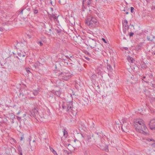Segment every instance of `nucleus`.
<instances>
[{
  "label": "nucleus",
  "instance_id": "1",
  "mask_svg": "<svg viewBox=\"0 0 155 155\" xmlns=\"http://www.w3.org/2000/svg\"><path fill=\"white\" fill-rule=\"evenodd\" d=\"M134 126L136 130L138 132L144 134H148V129L144 124V121L143 120H137L134 122Z\"/></svg>",
  "mask_w": 155,
  "mask_h": 155
},
{
  "label": "nucleus",
  "instance_id": "2",
  "mask_svg": "<svg viewBox=\"0 0 155 155\" xmlns=\"http://www.w3.org/2000/svg\"><path fill=\"white\" fill-rule=\"evenodd\" d=\"M86 23L90 27L94 28L97 26L99 22L95 18L91 17L88 18L86 20Z\"/></svg>",
  "mask_w": 155,
  "mask_h": 155
},
{
  "label": "nucleus",
  "instance_id": "3",
  "mask_svg": "<svg viewBox=\"0 0 155 155\" xmlns=\"http://www.w3.org/2000/svg\"><path fill=\"white\" fill-rule=\"evenodd\" d=\"M122 123L121 124V129L123 132L127 133L129 132V130L130 129L129 124L127 122L125 119H122Z\"/></svg>",
  "mask_w": 155,
  "mask_h": 155
},
{
  "label": "nucleus",
  "instance_id": "4",
  "mask_svg": "<svg viewBox=\"0 0 155 155\" xmlns=\"http://www.w3.org/2000/svg\"><path fill=\"white\" fill-rule=\"evenodd\" d=\"M31 116L34 117L35 119L38 117L39 115L38 109L37 107H35L30 111Z\"/></svg>",
  "mask_w": 155,
  "mask_h": 155
},
{
  "label": "nucleus",
  "instance_id": "5",
  "mask_svg": "<svg viewBox=\"0 0 155 155\" xmlns=\"http://www.w3.org/2000/svg\"><path fill=\"white\" fill-rule=\"evenodd\" d=\"M85 4L86 7H94V3L92 0H85L83 1V4Z\"/></svg>",
  "mask_w": 155,
  "mask_h": 155
},
{
  "label": "nucleus",
  "instance_id": "6",
  "mask_svg": "<svg viewBox=\"0 0 155 155\" xmlns=\"http://www.w3.org/2000/svg\"><path fill=\"white\" fill-rule=\"evenodd\" d=\"M97 44L95 39H90L89 40H87V44L91 48H94Z\"/></svg>",
  "mask_w": 155,
  "mask_h": 155
},
{
  "label": "nucleus",
  "instance_id": "7",
  "mask_svg": "<svg viewBox=\"0 0 155 155\" xmlns=\"http://www.w3.org/2000/svg\"><path fill=\"white\" fill-rule=\"evenodd\" d=\"M94 139L89 136H87L85 140L86 143L89 146H91L94 143Z\"/></svg>",
  "mask_w": 155,
  "mask_h": 155
},
{
  "label": "nucleus",
  "instance_id": "8",
  "mask_svg": "<svg viewBox=\"0 0 155 155\" xmlns=\"http://www.w3.org/2000/svg\"><path fill=\"white\" fill-rule=\"evenodd\" d=\"M144 93L147 96L149 97H151L152 96H154L155 97V91H153L152 93L148 90H146L144 91Z\"/></svg>",
  "mask_w": 155,
  "mask_h": 155
},
{
  "label": "nucleus",
  "instance_id": "9",
  "mask_svg": "<svg viewBox=\"0 0 155 155\" xmlns=\"http://www.w3.org/2000/svg\"><path fill=\"white\" fill-rule=\"evenodd\" d=\"M149 125L151 130H155V119L151 120L149 123Z\"/></svg>",
  "mask_w": 155,
  "mask_h": 155
},
{
  "label": "nucleus",
  "instance_id": "10",
  "mask_svg": "<svg viewBox=\"0 0 155 155\" xmlns=\"http://www.w3.org/2000/svg\"><path fill=\"white\" fill-rule=\"evenodd\" d=\"M102 45L100 43L98 42L94 47V51L99 52L102 50Z\"/></svg>",
  "mask_w": 155,
  "mask_h": 155
},
{
  "label": "nucleus",
  "instance_id": "11",
  "mask_svg": "<svg viewBox=\"0 0 155 155\" xmlns=\"http://www.w3.org/2000/svg\"><path fill=\"white\" fill-rule=\"evenodd\" d=\"M18 97L21 100L25 102L27 98L26 95L25 94H23V93H20Z\"/></svg>",
  "mask_w": 155,
  "mask_h": 155
},
{
  "label": "nucleus",
  "instance_id": "12",
  "mask_svg": "<svg viewBox=\"0 0 155 155\" xmlns=\"http://www.w3.org/2000/svg\"><path fill=\"white\" fill-rule=\"evenodd\" d=\"M67 110L68 111L71 110H72V108H73V103L72 101H70L68 102L67 103Z\"/></svg>",
  "mask_w": 155,
  "mask_h": 155
},
{
  "label": "nucleus",
  "instance_id": "13",
  "mask_svg": "<svg viewBox=\"0 0 155 155\" xmlns=\"http://www.w3.org/2000/svg\"><path fill=\"white\" fill-rule=\"evenodd\" d=\"M59 76H61L62 77L65 76L69 75L71 76V73L68 71H67L66 72H62L59 73L58 75Z\"/></svg>",
  "mask_w": 155,
  "mask_h": 155
},
{
  "label": "nucleus",
  "instance_id": "14",
  "mask_svg": "<svg viewBox=\"0 0 155 155\" xmlns=\"http://www.w3.org/2000/svg\"><path fill=\"white\" fill-rule=\"evenodd\" d=\"M127 24L128 21L126 20H125L124 22H123V26L126 29H127L129 28Z\"/></svg>",
  "mask_w": 155,
  "mask_h": 155
},
{
  "label": "nucleus",
  "instance_id": "15",
  "mask_svg": "<svg viewBox=\"0 0 155 155\" xmlns=\"http://www.w3.org/2000/svg\"><path fill=\"white\" fill-rule=\"evenodd\" d=\"M26 11H27V10L25 8H22L19 11L18 13V15L20 14L22 15L23 13H25Z\"/></svg>",
  "mask_w": 155,
  "mask_h": 155
},
{
  "label": "nucleus",
  "instance_id": "16",
  "mask_svg": "<svg viewBox=\"0 0 155 155\" xmlns=\"http://www.w3.org/2000/svg\"><path fill=\"white\" fill-rule=\"evenodd\" d=\"M58 16H56L54 14H52L50 16V19H51V18H52L54 19V21H57L58 19Z\"/></svg>",
  "mask_w": 155,
  "mask_h": 155
},
{
  "label": "nucleus",
  "instance_id": "17",
  "mask_svg": "<svg viewBox=\"0 0 155 155\" xmlns=\"http://www.w3.org/2000/svg\"><path fill=\"white\" fill-rule=\"evenodd\" d=\"M107 70L110 72H112L113 71V69L111 66L110 64H108L107 67Z\"/></svg>",
  "mask_w": 155,
  "mask_h": 155
},
{
  "label": "nucleus",
  "instance_id": "18",
  "mask_svg": "<svg viewBox=\"0 0 155 155\" xmlns=\"http://www.w3.org/2000/svg\"><path fill=\"white\" fill-rule=\"evenodd\" d=\"M54 93L56 95H57L58 96H60L61 94V92L59 91H54Z\"/></svg>",
  "mask_w": 155,
  "mask_h": 155
},
{
  "label": "nucleus",
  "instance_id": "19",
  "mask_svg": "<svg viewBox=\"0 0 155 155\" xmlns=\"http://www.w3.org/2000/svg\"><path fill=\"white\" fill-rule=\"evenodd\" d=\"M67 103L63 102L61 105L63 109H64L66 108L67 107Z\"/></svg>",
  "mask_w": 155,
  "mask_h": 155
},
{
  "label": "nucleus",
  "instance_id": "20",
  "mask_svg": "<svg viewBox=\"0 0 155 155\" xmlns=\"http://www.w3.org/2000/svg\"><path fill=\"white\" fill-rule=\"evenodd\" d=\"M55 30L58 35H60L62 31L61 29L59 28H55Z\"/></svg>",
  "mask_w": 155,
  "mask_h": 155
},
{
  "label": "nucleus",
  "instance_id": "21",
  "mask_svg": "<svg viewBox=\"0 0 155 155\" xmlns=\"http://www.w3.org/2000/svg\"><path fill=\"white\" fill-rule=\"evenodd\" d=\"M150 140L151 141H153V143L151 144V145L152 148H155V150H154V151H155V141H154L153 140L150 139Z\"/></svg>",
  "mask_w": 155,
  "mask_h": 155
},
{
  "label": "nucleus",
  "instance_id": "22",
  "mask_svg": "<svg viewBox=\"0 0 155 155\" xmlns=\"http://www.w3.org/2000/svg\"><path fill=\"white\" fill-rule=\"evenodd\" d=\"M141 67L142 68H146L147 67V66L146 65V64L144 62L142 63L141 64Z\"/></svg>",
  "mask_w": 155,
  "mask_h": 155
},
{
  "label": "nucleus",
  "instance_id": "23",
  "mask_svg": "<svg viewBox=\"0 0 155 155\" xmlns=\"http://www.w3.org/2000/svg\"><path fill=\"white\" fill-rule=\"evenodd\" d=\"M50 148L51 151L54 154V155H58V154L52 148L50 147Z\"/></svg>",
  "mask_w": 155,
  "mask_h": 155
},
{
  "label": "nucleus",
  "instance_id": "24",
  "mask_svg": "<svg viewBox=\"0 0 155 155\" xmlns=\"http://www.w3.org/2000/svg\"><path fill=\"white\" fill-rule=\"evenodd\" d=\"M45 33H50L49 34H48L50 35H51V33L52 34L53 33V32H52V31L51 29H49L48 31V30H45Z\"/></svg>",
  "mask_w": 155,
  "mask_h": 155
},
{
  "label": "nucleus",
  "instance_id": "25",
  "mask_svg": "<svg viewBox=\"0 0 155 155\" xmlns=\"http://www.w3.org/2000/svg\"><path fill=\"white\" fill-rule=\"evenodd\" d=\"M33 11L35 14H37L38 12V10L35 8L33 9Z\"/></svg>",
  "mask_w": 155,
  "mask_h": 155
},
{
  "label": "nucleus",
  "instance_id": "26",
  "mask_svg": "<svg viewBox=\"0 0 155 155\" xmlns=\"http://www.w3.org/2000/svg\"><path fill=\"white\" fill-rule=\"evenodd\" d=\"M105 150L106 152H107L108 151V146L106 145H104V150Z\"/></svg>",
  "mask_w": 155,
  "mask_h": 155
},
{
  "label": "nucleus",
  "instance_id": "27",
  "mask_svg": "<svg viewBox=\"0 0 155 155\" xmlns=\"http://www.w3.org/2000/svg\"><path fill=\"white\" fill-rule=\"evenodd\" d=\"M64 78L63 79L65 80H67L68 79H69L70 78V76H69V75H67V76H64Z\"/></svg>",
  "mask_w": 155,
  "mask_h": 155
},
{
  "label": "nucleus",
  "instance_id": "28",
  "mask_svg": "<svg viewBox=\"0 0 155 155\" xmlns=\"http://www.w3.org/2000/svg\"><path fill=\"white\" fill-rule=\"evenodd\" d=\"M20 46L22 48V49H24V48H25L26 47V46L25 45L23 44V43H21L20 44Z\"/></svg>",
  "mask_w": 155,
  "mask_h": 155
},
{
  "label": "nucleus",
  "instance_id": "29",
  "mask_svg": "<svg viewBox=\"0 0 155 155\" xmlns=\"http://www.w3.org/2000/svg\"><path fill=\"white\" fill-rule=\"evenodd\" d=\"M18 153H20L22 152V150L20 146H19L18 148Z\"/></svg>",
  "mask_w": 155,
  "mask_h": 155
},
{
  "label": "nucleus",
  "instance_id": "30",
  "mask_svg": "<svg viewBox=\"0 0 155 155\" xmlns=\"http://www.w3.org/2000/svg\"><path fill=\"white\" fill-rule=\"evenodd\" d=\"M147 40L150 41H152L153 40V38H152L150 36H147Z\"/></svg>",
  "mask_w": 155,
  "mask_h": 155
},
{
  "label": "nucleus",
  "instance_id": "31",
  "mask_svg": "<svg viewBox=\"0 0 155 155\" xmlns=\"http://www.w3.org/2000/svg\"><path fill=\"white\" fill-rule=\"evenodd\" d=\"M104 145H102V146H100V147H99L100 149L102 150H104V145L105 144H104Z\"/></svg>",
  "mask_w": 155,
  "mask_h": 155
},
{
  "label": "nucleus",
  "instance_id": "32",
  "mask_svg": "<svg viewBox=\"0 0 155 155\" xmlns=\"http://www.w3.org/2000/svg\"><path fill=\"white\" fill-rule=\"evenodd\" d=\"M64 152L65 153H67L68 154H69L70 153V151L67 150H64Z\"/></svg>",
  "mask_w": 155,
  "mask_h": 155
},
{
  "label": "nucleus",
  "instance_id": "33",
  "mask_svg": "<svg viewBox=\"0 0 155 155\" xmlns=\"http://www.w3.org/2000/svg\"><path fill=\"white\" fill-rule=\"evenodd\" d=\"M16 117H17V119L20 122H21V117H19L18 116H16Z\"/></svg>",
  "mask_w": 155,
  "mask_h": 155
},
{
  "label": "nucleus",
  "instance_id": "34",
  "mask_svg": "<svg viewBox=\"0 0 155 155\" xmlns=\"http://www.w3.org/2000/svg\"><path fill=\"white\" fill-rule=\"evenodd\" d=\"M134 35V33L132 32H130L129 34V35L130 37H132V36L133 35Z\"/></svg>",
  "mask_w": 155,
  "mask_h": 155
},
{
  "label": "nucleus",
  "instance_id": "35",
  "mask_svg": "<svg viewBox=\"0 0 155 155\" xmlns=\"http://www.w3.org/2000/svg\"><path fill=\"white\" fill-rule=\"evenodd\" d=\"M18 54L19 57L21 58V57L22 54L21 52H18Z\"/></svg>",
  "mask_w": 155,
  "mask_h": 155
},
{
  "label": "nucleus",
  "instance_id": "36",
  "mask_svg": "<svg viewBox=\"0 0 155 155\" xmlns=\"http://www.w3.org/2000/svg\"><path fill=\"white\" fill-rule=\"evenodd\" d=\"M90 39H94V38H93V37H88L87 38V40H89Z\"/></svg>",
  "mask_w": 155,
  "mask_h": 155
},
{
  "label": "nucleus",
  "instance_id": "37",
  "mask_svg": "<svg viewBox=\"0 0 155 155\" xmlns=\"http://www.w3.org/2000/svg\"><path fill=\"white\" fill-rule=\"evenodd\" d=\"M134 8L133 7H131L130 8V11L131 13H133L134 12Z\"/></svg>",
  "mask_w": 155,
  "mask_h": 155
},
{
  "label": "nucleus",
  "instance_id": "38",
  "mask_svg": "<svg viewBox=\"0 0 155 155\" xmlns=\"http://www.w3.org/2000/svg\"><path fill=\"white\" fill-rule=\"evenodd\" d=\"M26 71L27 72L28 74H29V73H30V70H29V68H26Z\"/></svg>",
  "mask_w": 155,
  "mask_h": 155
},
{
  "label": "nucleus",
  "instance_id": "39",
  "mask_svg": "<svg viewBox=\"0 0 155 155\" xmlns=\"http://www.w3.org/2000/svg\"><path fill=\"white\" fill-rule=\"evenodd\" d=\"M146 78V77L143 76V77L141 78V79H142V80H143L145 82H147V81H145L144 80H143V79H144Z\"/></svg>",
  "mask_w": 155,
  "mask_h": 155
},
{
  "label": "nucleus",
  "instance_id": "40",
  "mask_svg": "<svg viewBox=\"0 0 155 155\" xmlns=\"http://www.w3.org/2000/svg\"><path fill=\"white\" fill-rule=\"evenodd\" d=\"M64 133V136L66 134H67L68 133L67 131H66L65 130H64V131H63Z\"/></svg>",
  "mask_w": 155,
  "mask_h": 155
},
{
  "label": "nucleus",
  "instance_id": "41",
  "mask_svg": "<svg viewBox=\"0 0 155 155\" xmlns=\"http://www.w3.org/2000/svg\"><path fill=\"white\" fill-rule=\"evenodd\" d=\"M38 43L40 44V46H42L43 45V44L41 41H39Z\"/></svg>",
  "mask_w": 155,
  "mask_h": 155
},
{
  "label": "nucleus",
  "instance_id": "42",
  "mask_svg": "<svg viewBox=\"0 0 155 155\" xmlns=\"http://www.w3.org/2000/svg\"><path fill=\"white\" fill-rule=\"evenodd\" d=\"M102 40L105 43H107V42L106 41V40H105V39L104 38H102Z\"/></svg>",
  "mask_w": 155,
  "mask_h": 155
},
{
  "label": "nucleus",
  "instance_id": "43",
  "mask_svg": "<svg viewBox=\"0 0 155 155\" xmlns=\"http://www.w3.org/2000/svg\"><path fill=\"white\" fill-rule=\"evenodd\" d=\"M4 30V28H0V31H2Z\"/></svg>",
  "mask_w": 155,
  "mask_h": 155
},
{
  "label": "nucleus",
  "instance_id": "44",
  "mask_svg": "<svg viewBox=\"0 0 155 155\" xmlns=\"http://www.w3.org/2000/svg\"><path fill=\"white\" fill-rule=\"evenodd\" d=\"M85 155H89V153L88 152H86L84 153Z\"/></svg>",
  "mask_w": 155,
  "mask_h": 155
},
{
  "label": "nucleus",
  "instance_id": "45",
  "mask_svg": "<svg viewBox=\"0 0 155 155\" xmlns=\"http://www.w3.org/2000/svg\"><path fill=\"white\" fill-rule=\"evenodd\" d=\"M33 94L35 95H36L37 94V92H35L33 93Z\"/></svg>",
  "mask_w": 155,
  "mask_h": 155
},
{
  "label": "nucleus",
  "instance_id": "46",
  "mask_svg": "<svg viewBox=\"0 0 155 155\" xmlns=\"http://www.w3.org/2000/svg\"><path fill=\"white\" fill-rule=\"evenodd\" d=\"M23 139H24V137H21V139H20L21 141Z\"/></svg>",
  "mask_w": 155,
  "mask_h": 155
},
{
  "label": "nucleus",
  "instance_id": "47",
  "mask_svg": "<svg viewBox=\"0 0 155 155\" xmlns=\"http://www.w3.org/2000/svg\"><path fill=\"white\" fill-rule=\"evenodd\" d=\"M152 54L153 55H155V51L152 52Z\"/></svg>",
  "mask_w": 155,
  "mask_h": 155
},
{
  "label": "nucleus",
  "instance_id": "48",
  "mask_svg": "<svg viewBox=\"0 0 155 155\" xmlns=\"http://www.w3.org/2000/svg\"><path fill=\"white\" fill-rule=\"evenodd\" d=\"M124 48L126 50H128V48L127 47H124Z\"/></svg>",
  "mask_w": 155,
  "mask_h": 155
},
{
  "label": "nucleus",
  "instance_id": "49",
  "mask_svg": "<svg viewBox=\"0 0 155 155\" xmlns=\"http://www.w3.org/2000/svg\"><path fill=\"white\" fill-rule=\"evenodd\" d=\"M133 59H134L133 58H130V60H131V62H132V63L133 62Z\"/></svg>",
  "mask_w": 155,
  "mask_h": 155
},
{
  "label": "nucleus",
  "instance_id": "50",
  "mask_svg": "<svg viewBox=\"0 0 155 155\" xmlns=\"http://www.w3.org/2000/svg\"><path fill=\"white\" fill-rule=\"evenodd\" d=\"M18 154H19V155H22V152H21L20 153H18Z\"/></svg>",
  "mask_w": 155,
  "mask_h": 155
},
{
  "label": "nucleus",
  "instance_id": "51",
  "mask_svg": "<svg viewBox=\"0 0 155 155\" xmlns=\"http://www.w3.org/2000/svg\"><path fill=\"white\" fill-rule=\"evenodd\" d=\"M25 54H22V56L21 57H25Z\"/></svg>",
  "mask_w": 155,
  "mask_h": 155
},
{
  "label": "nucleus",
  "instance_id": "52",
  "mask_svg": "<svg viewBox=\"0 0 155 155\" xmlns=\"http://www.w3.org/2000/svg\"><path fill=\"white\" fill-rule=\"evenodd\" d=\"M86 59H87V60L89 61L90 59L88 58H86Z\"/></svg>",
  "mask_w": 155,
  "mask_h": 155
},
{
  "label": "nucleus",
  "instance_id": "53",
  "mask_svg": "<svg viewBox=\"0 0 155 155\" xmlns=\"http://www.w3.org/2000/svg\"><path fill=\"white\" fill-rule=\"evenodd\" d=\"M50 3H51V4L52 5H53L52 4V1L51 0H50Z\"/></svg>",
  "mask_w": 155,
  "mask_h": 155
},
{
  "label": "nucleus",
  "instance_id": "54",
  "mask_svg": "<svg viewBox=\"0 0 155 155\" xmlns=\"http://www.w3.org/2000/svg\"><path fill=\"white\" fill-rule=\"evenodd\" d=\"M152 36V35H151L152 38H153V39H154V38L155 37H154V36Z\"/></svg>",
  "mask_w": 155,
  "mask_h": 155
},
{
  "label": "nucleus",
  "instance_id": "55",
  "mask_svg": "<svg viewBox=\"0 0 155 155\" xmlns=\"http://www.w3.org/2000/svg\"><path fill=\"white\" fill-rule=\"evenodd\" d=\"M97 87H98V89H100V87H99V85H97Z\"/></svg>",
  "mask_w": 155,
  "mask_h": 155
},
{
  "label": "nucleus",
  "instance_id": "56",
  "mask_svg": "<svg viewBox=\"0 0 155 155\" xmlns=\"http://www.w3.org/2000/svg\"><path fill=\"white\" fill-rule=\"evenodd\" d=\"M107 1V0H103V1L104 2H105Z\"/></svg>",
  "mask_w": 155,
  "mask_h": 155
},
{
  "label": "nucleus",
  "instance_id": "57",
  "mask_svg": "<svg viewBox=\"0 0 155 155\" xmlns=\"http://www.w3.org/2000/svg\"><path fill=\"white\" fill-rule=\"evenodd\" d=\"M55 68L56 69V70H58V69H57V66H56V65H55Z\"/></svg>",
  "mask_w": 155,
  "mask_h": 155
},
{
  "label": "nucleus",
  "instance_id": "58",
  "mask_svg": "<svg viewBox=\"0 0 155 155\" xmlns=\"http://www.w3.org/2000/svg\"><path fill=\"white\" fill-rule=\"evenodd\" d=\"M126 14H128V12L127 11L126 12Z\"/></svg>",
  "mask_w": 155,
  "mask_h": 155
},
{
  "label": "nucleus",
  "instance_id": "59",
  "mask_svg": "<svg viewBox=\"0 0 155 155\" xmlns=\"http://www.w3.org/2000/svg\"><path fill=\"white\" fill-rule=\"evenodd\" d=\"M148 32V31H145V33H147V32Z\"/></svg>",
  "mask_w": 155,
  "mask_h": 155
},
{
  "label": "nucleus",
  "instance_id": "60",
  "mask_svg": "<svg viewBox=\"0 0 155 155\" xmlns=\"http://www.w3.org/2000/svg\"><path fill=\"white\" fill-rule=\"evenodd\" d=\"M125 12H127L126 10H125V9L123 10Z\"/></svg>",
  "mask_w": 155,
  "mask_h": 155
},
{
  "label": "nucleus",
  "instance_id": "61",
  "mask_svg": "<svg viewBox=\"0 0 155 155\" xmlns=\"http://www.w3.org/2000/svg\"><path fill=\"white\" fill-rule=\"evenodd\" d=\"M26 114H24V117L25 116H26Z\"/></svg>",
  "mask_w": 155,
  "mask_h": 155
},
{
  "label": "nucleus",
  "instance_id": "62",
  "mask_svg": "<svg viewBox=\"0 0 155 155\" xmlns=\"http://www.w3.org/2000/svg\"><path fill=\"white\" fill-rule=\"evenodd\" d=\"M76 140H77L76 139H75L74 141L75 142Z\"/></svg>",
  "mask_w": 155,
  "mask_h": 155
},
{
  "label": "nucleus",
  "instance_id": "63",
  "mask_svg": "<svg viewBox=\"0 0 155 155\" xmlns=\"http://www.w3.org/2000/svg\"><path fill=\"white\" fill-rule=\"evenodd\" d=\"M16 57L17 58H18V59H20L19 58H18V57L16 56Z\"/></svg>",
  "mask_w": 155,
  "mask_h": 155
},
{
  "label": "nucleus",
  "instance_id": "64",
  "mask_svg": "<svg viewBox=\"0 0 155 155\" xmlns=\"http://www.w3.org/2000/svg\"><path fill=\"white\" fill-rule=\"evenodd\" d=\"M87 54H89V53H88V52H87Z\"/></svg>",
  "mask_w": 155,
  "mask_h": 155
}]
</instances>
